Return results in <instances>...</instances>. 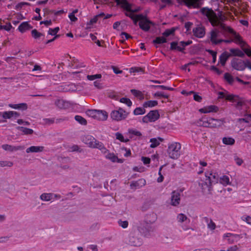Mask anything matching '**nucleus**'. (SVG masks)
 Wrapping results in <instances>:
<instances>
[{"label": "nucleus", "mask_w": 251, "mask_h": 251, "mask_svg": "<svg viewBox=\"0 0 251 251\" xmlns=\"http://www.w3.org/2000/svg\"><path fill=\"white\" fill-rule=\"evenodd\" d=\"M205 184L210 187L212 184L217 183L218 181V176L216 173H212L210 172L205 173Z\"/></svg>", "instance_id": "5"}, {"label": "nucleus", "mask_w": 251, "mask_h": 251, "mask_svg": "<svg viewBox=\"0 0 251 251\" xmlns=\"http://www.w3.org/2000/svg\"><path fill=\"white\" fill-rule=\"evenodd\" d=\"M44 123L45 124L50 125L53 124L54 122V119L52 118H46L43 119Z\"/></svg>", "instance_id": "58"}, {"label": "nucleus", "mask_w": 251, "mask_h": 251, "mask_svg": "<svg viewBox=\"0 0 251 251\" xmlns=\"http://www.w3.org/2000/svg\"><path fill=\"white\" fill-rule=\"evenodd\" d=\"M8 106L14 109H21L22 110H26L27 108V105L25 103H21L19 104H9Z\"/></svg>", "instance_id": "24"}, {"label": "nucleus", "mask_w": 251, "mask_h": 251, "mask_svg": "<svg viewBox=\"0 0 251 251\" xmlns=\"http://www.w3.org/2000/svg\"><path fill=\"white\" fill-rule=\"evenodd\" d=\"M234 160L236 163L239 166H240L243 162V160L237 156H234Z\"/></svg>", "instance_id": "61"}, {"label": "nucleus", "mask_w": 251, "mask_h": 251, "mask_svg": "<svg viewBox=\"0 0 251 251\" xmlns=\"http://www.w3.org/2000/svg\"><path fill=\"white\" fill-rule=\"evenodd\" d=\"M153 25L152 22L148 20L145 16L142 20L139 23L140 27L145 31H148L150 29L151 25Z\"/></svg>", "instance_id": "9"}, {"label": "nucleus", "mask_w": 251, "mask_h": 251, "mask_svg": "<svg viewBox=\"0 0 251 251\" xmlns=\"http://www.w3.org/2000/svg\"><path fill=\"white\" fill-rule=\"evenodd\" d=\"M187 217L183 214H179L177 216V220L178 222L182 223L187 220Z\"/></svg>", "instance_id": "46"}, {"label": "nucleus", "mask_w": 251, "mask_h": 251, "mask_svg": "<svg viewBox=\"0 0 251 251\" xmlns=\"http://www.w3.org/2000/svg\"><path fill=\"white\" fill-rule=\"evenodd\" d=\"M107 118L108 113L105 111L97 110L96 119L100 121H105Z\"/></svg>", "instance_id": "20"}, {"label": "nucleus", "mask_w": 251, "mask_h": 251, "mask_svg": "<svg viewBox=\"0 0 251 251\" xmlns=\"http://www.w3.org/2000/svg\"><path fill=\"white\" fill-rule=\"evenodd\" d=\"M191 93L194 94V100L197 101L201 102L202 100V98L201 96L198 95L197 93L194 92L193 91L190 92Z\"/></svg>", "instance_id": "56"}, {"label": "nucleus", "mask_w": 251, "mask_h": 251, "mask_svg": "<svg viewBox=\"0 0 251 251\" xmlns=\"http://www.w3.org/2000/svg\"><path fill=\"white\" fill-rule=\"evenodd\" d=\"M130 92L134 96L137 97L140 100L144 99V96L141 91L135 89H131Z\"/></svg>", "instance_id": "34"}, {"label": "nucleus", "mask_w": 251, "mask_h": 251, "mask_svg": "<svg viewBox=\"0 0 251 251\" xmlns=\"http://www.w3.org/2000/svg\"><path fill=\"white\" fill-rule=\"evenodd\" d=\"M98 21L97 17L95 16L93 18L91 19L89 22L87 23V28H90V25L96 23Z\"/></svg>", "instance_id": "50"}, {"label": "nucleus", "mask_w": 251, "mask_h": 251, "mask_svg": "<svg viewBox=\"0 0 251 251\" xmlns=\"http://www.w3.org/2000/svg\"><path fill=\"white\" fill-rule=\"evenodd\" d=\"M144 16H143V15H141V14L136 15L134 17V19H132V20L133 21L134 24H136L138 21H139V22H140V21H141V20H142L143 18H144Z\"/></svg>", "instance_id": "52"}, {"label": "nucleus", "mask_w": 251, "mask_h": 251, "mask_svg": "<svg viewBox=\"0 0 251 251\" xmlns=\"http://www.w3.org/2000/svg\"><path fill=\"white\" fill-rule=\"evenodd\" d=\"M146 112V110L144 108L137 107L133 111V113L135 115H139L144 114Z\"/></svg>", "instance_id": "39"}, {"label": "nucleus", "mask_w": 251, "mask_h": 251, "mask_svg": "<svg viewBox=\"0 0 251 251\" xmlns=\"http://www.w3.org/2000/svg\"><path fill=\"white\" fill-rule=\"evenodd\" d=\"M82 141L90 148L99 149L104 154H106L108 151L102 143L97 141L91 135H87L83 136Z\"/></svg>", "instance_id": "2"}, {"label": "nucleus", "mask_w": 251, "mask_h": 251, "mask_svg": "<svg viewBox=\"0 0 251 251\" xmlns=\"http://www.w3.org/2000/svg\"><path fill=\"white\" fill-rule=\"evenodd\" d=\"M106 153H107L105 155V157L107 159L110 160L113 162H120L118 157L115 155L114 153H109L108 151Z\"/></svg>", "instance_id": "32"}, {"label": "nucleus", "mask_w": 251, "mask_h": 251, "mask_svg": "<svg viewBox=\"0 0 251 251\" xmlns=\"http://www.w3.org/2000/svg\"><path fill=\"white\" fill-rule=\"evenodd\" d=\"M189 7L199 8L201 6L200 0H181Z\"/></svg>", "instance_id": "15"}, {"label": "nucleus", "mask_w": 251, "mask_h": 251, "mask_svg": "<svg viewBox=\"0 0 251 251\" xmlns=\"http://www.w3.org/2000/svg\"><path fill=\"white\" fill-rule=\"evenodd\" d=\"M116 139L123 142H127L129 141L128 139H125L123 135L119 132L116 133Z\"/></svg>", "instance_id": "48"}, {"label": "nucleus", "mask_w": 251, "mask_h": 251, "mask_svg": "<svg viewBox=\"0 0 251 251\" xmlns=\"http://www.w3.org/2000/svg\"><path fill=\"white\" fill-rule=\"evenodd\" d=\"M146 184V180L143 178H141L136 181L132 182L130 186L131 188L139 189L145 186Z\"/></svg>", "instance_id": "13"}, {"label": "nucleus", "mask_w": 251, "mask_h": 251, "mask_svg": "<svg viewBox=\"0 0 251 251\" xmlns=\"http://www.w3.org/2000/svg\"><path fill=\"white\" fill-rule=\"evenodd\" d=\"M44 147L43 146H31L26 149V152L28 153H36L44 151Z\"/></svg>", "instance_id": "19"}, {"label": "nucleus", "mask_w": 251, "mask_h": 251, "mask_svg": "<svg viewBox=\"0 0 251 251\" xmlns=\"http://www.w3.org/2000/svg\"><path fill=\"white\" fill-rule=\"evenodd\" d=\"M1 147L4 150L9 151H14L22 149V147L20 146L15 147L8 144L2 145Z\"/></svg>", "instance_id": "25"}, {"label": "nucleus", "mask_w": 251, "mask_h": 251, "mask_svg": "<svg viewBox=\"0 0 251 251\" xmlns=\"http://www.w3.org/2000/svg\"><path fill=\"white\" fill-rule=\"evenodd\" d=\"M59 30V27H56L54 28H50L48 31V34L51 35H55Z\"/></svg>", "instance_id": "49"}, {"label": "nucleus", "mask_w": 251, "mask_h": 251, "mask_svg": "<svg viewBox=\"0 0 251 251\" xmlns=\"http://www.w3.org/2000/svg\"><path fill=\"white\" fill-rule=\"evenodd\" d=\"M230 51L231 53V55L233 56H237L241 57H243L244 56V53L238 49H230Z\"/></svg>", "instance_id": "28"}, {"label": "nucleus", "mask_w": 251, "mask_h": 251, "mask_svg": "<svg viewBox=\"0 0 251 251\" xmlns=\"http://www.w3.org/2000/svg\"><path fill=\"white\" fill-rule=\"evenodd\" d=\"M175 31V28H174L167 29L165 30V31L164 32H163V35L164 37H168L171 35L174 34Z\"/></svg>", "instance_id": "41"}, {"label": "nucleus", "mask_w": 251, "mask_h": 251, "mask_svg": "<svg viewBox=\"0 0 251 251\" xmlns=\"http://www.w3.org/2000/svg\"><path fill=\"white\" fill-rule=\"evenodd\" d=\"M152 42L154 45L160 44L167 42V40L164 36L157 37L153 40Z\"/></svg>", "instance_id": "35"}, {"label": "nucleus", "mask_w": 251, "mask_h": 251, "mask_svg": "<svg viewBox=\"0 0 251 251\" xmlns=\"http://www.w3.org/2000/svg\"><path fill=\"white\" fill-rule=\"evenodd\" d=\"M200 12L203 15L205 16L208 18L209 21L213 26H219L224 30L232 33L234 35V41L236 43L241 46L244 45L245 43L239 34H236L233 29L229 26H226L224 24L222 23L224 20L222 15L218 16L212 9H210L208 7H203L201 8Z\"/></svg>", "instance_id": "1"}, {"label": "nucleus", "mask_w": 251, "mask_h": 251, "mask_svg": "<svg viewBox=\"0 0 251 251\" xmlns=\"http://www.w3.org/2000/svg\"><path fill=\"white\" fill-rule=\"evenodd\" d=\"M231 65L234 69L238 71H243L245 69V61L238 58H233L231 62Z\"/></svg>", "instance_id": "7"}, {"label": "nucleus", "mask_w": 251, "mask_h": 251, "mask_svg": "<svg viewBox=\"0 0 251 251\" xmlns=\"http://www.w3.org/2000/svg\"><path fill=\"white\" fill-rule=\"evenodd\" d=\"M220 183L223 185L226 186L230 184L229 178L226 176H223L219 179Z\"/></svg>", "instance_id": "33"}, {"label": "nucleus", "mask_w": 251, "mask_h": 251, "mask_svg": "<svg viewBox=\"0 0 251 251\" xmlns=\"http://www.w3.org/2000/svg\"><path fill=\"white\" fill-rule=\"evenodd\" d=\"M120 101L122 103L126 104L128 107H130L132 105V102L130 99L126 98H122L120 99Z\"/></svg>", "instance_id": "44"}, {"label": "nucleus", "mask_w": 251, "mask_h": 251, "mask_svg": "<svg viewBox=\"0 0 251 251\" xmlns=\"http://www.w3.org/2000/svg\"><path fill=\"white\" fill-rule=\"evenodd\" d=\"M219 36V31L217 30H213L211 32L210 41L213 44L217 45L220 44L224 40L223 39L217 40V38Z\"/></svg>", "instance_id": "12"}, {"label": "nucleus", "mask_w": 251, "mask_h": 251, "mask_svg": "<svg viewBox=\"0 0 251 251\" xmlns=\"http://www.w3.org/2000/svg\"><path fill=\"white\" fill-rule=\"evenodd\" d=\"M97 110H88L86 111V114L89 117H91L94 119H96Z\"/></svg>", "instance_id": "43"}, {"label": "nucleus", "mask_w": 251, "mask_h": 251, "mask_svg": "<svg viewBox=\"0 0 251 251\" xmlns=\"http://www.w3.org/2000/svg\"><path fill=\"white\" fill-rule=\"evenodd\" d=\"M143 70L141 68L134 67L130 69V73L143 72Z\"/></svg>", "instance_id": "59"}, {"label": "nucleus", "mask_w": 251, "mask_h": 251, "mask_svg": "<svg viewBox=\"0 0 251 251\" xmlns=\"http://www.w3.org/2000/svg\"><path fill=\"white\" fill-rule=\"evenodd\" d=\"M114 73L116 74H120L123 73L122 70H120L117 67L112 66L111 67Z\"/></svg>", "instance_id": "62"}, {"label": "nucleus", "mask_w": 251, "mask_h": 251, "mask_svg": "<svg viewBox=\"0 0 251 251\" xmlns=\"http://www.w3.org/2000/svg\"><path fill=\"white\" fill-rule=\"evenodd\" d=\"M231 56V54L226 51L224 52L220 56V62L221 64L224 66L228 58Z\"/></svg>", "instance_id": "23"}, {"label": "nucleus", "mask_w": 251, "mask_h": 251, "mask_svg": "<svg viewBox=\"0 0 251 251\" xmlns=\"http://www.w3.org/2000/svg\"><path fill=\"white\" fill-rule=\"evenodd\" d=\"M71 151H78V152H81V150H80L79 147L77 145H74L71 148Z\"/></svg>", "instance_id": "63"}, {"label": "nucleus", "mask_w": 251, "mask_h": 251, "mask_svg": "<svg viewBox=\"0 0 251 251\" xmlns=\"http://www.w3.org/2000/svg\"><path fill=\"white\" fill-rule=\"evenodd\" d=\"M158 102L156 100H149L144 102L143 104L144 107H152L157 105Z\"/></svg>", "instance_id": "36"}, {"label": "nucleus", "mask_w": 251, "mask_h": 251, "mask_svg": "<svg viewBox=\"0 0 251 251\" xmlns=\"http://www.w3.org/2000/svg\"><path fill=\"white\" fill-rule=\"evenodd\" d=\"M55 104L60 109H67L70 108L72 105L70 102L63 99H58L55 100Z\"/></svg>", "instance_id": "11"}, {"label": "nucleus", "mask_w": 251, "mask_h": 251, "mask_svg": "<svg viewBox=\"0 0 251 251\" xmlns=\"http://www.w3.org/2000/svg\"><path fill=\"white\" fill-rule=\"evenodd\" d=\"M224 78L227 82H228V83L230 84H232L234 81L233 76L230 74L227 73L225 74Z\"/></svg>", "instance_id": "37"}, {"label": "nucleus", "mask_w": 251, "mask_h": 251, "mask_svg": "<svg viewBox=\"0 0 251 251\" xmlns=\"http://www.w3.org/2000/svg\"><path fill=\"white\" fill-rule=\"evenodd\" d=\"M207 226L208 227L212 230H214L216 227L215 223L211 219L209 220V222L208 223Z\"/></svg>", "instance_id": "60"}, {"label": "nucleus", "mask_w": 251, "mask_h": 251, "mask_svg": "<svg viewBox=\"0 0 251 251\" xmlns=\"http://www.w3.org/2000/svg\"><path fill=\"white\" fill-rule=\"evenodd\" d=\"M118 224L124 228H126L128 225V223L127 221H123L122 220H119L118 221Z\"/></svg>", "instance_id": "55"}, {"label": "nucleus", "mask_w": 251, "mask_h": 251, "mask_svg": "<svg viewBox=\"0 0 251 251\" xmlns=\"http://www.w3.org/2000/svg\"><path fill=\"white\" fill-rule=\"evenodd\" d=\"M202 121L203 122V126L206 127H213V126L212 125L213 122H218L217 120H216L213 118H203L202 119Z\"/></svg>", "instance_id": "21"}, {"label": "nucleus", "mask_w": 251, "mask_h": 251, "mask_svg": "<svg viewBox=\"0 0 251 251\" xmlns=\"http://www.w3.org/2000/svg\"><path fill=\"white\" fill-rule=\"evenodd\" d=\"M128 115V112L122 108H119L117 110H113L110 114V117L113 120L121 121L125 119Z\"/></svg>", "instance_id": "4"}, {"label": "nucleus", "mask_w": 251, "mask_h": 251, "mask_svg": "<svg viewBox=\"0 0 251 251\" xmlns=\"http://www.w3.org/2000/svg\"><path fill=\"white\" fill-rule=\"evenodd\" d=\"M181 145L177 142H173L168 146L167 152L169 157L173 159H177L180 155Z\"/></svg>", "instance_id": "3"}, {"label": "nucleus", "mask_w": 251, "mask_h": 251, "mask_svg": "<svg viewBox=\"0 0 251 251\" xmlns=\"http://www.w3.org/2000/svg\"><path fill=\"white\" fill-rule=\"evenodd\" d=\"M32 28V26L28 24L27 22H24L20 25L18 27V29L21 32L24 33L25 31L28 30Z\"/></svg>", "instance_id": "22"}, {"label": "nucleus", "mask_w": 251, "mask_h": 251, "mask_svg": "<svg viewBox=\"0 0 251 251\" xmlns=\"http://www.w3.org/2000/svg\"><path fill=\"white\" fill-rule=\"evenodd\" d=\"M53 194L51 193H43L42 194L40 198L44 201H49L52 199Z\"/></svg>", "instance_id": "31"}, {"label": "nucleus", "mask_w": 251, "mask_h": 251, "mask_svg": "<svg viewBox=\"0 0 251 251\" xmlns=\"http://www.w3.org/2000/svg\"><path fill=\"white\" fill-rule=\"evenodd\" d=\"M87 78L89 80H94L96 79H100L101 78V74H96L93 75H88Z\"/></svg>", "instance_id": "45"}, {"label": "nucleus", "mask_w": 251, "mask_h": 251, "mask_svg": "<svg viewBox=\"0 0 251 251\" xmlns=\"http://www.w3.org/2000/svg\"><path fill=\"white\" fill-rule=\"evenodd\" d=\"M16 128L21 131L24 135H31L33 133V130L32 129L28 128L23 126H17Z\"/></svg>", "instance_id": "27"}, {"label": "nucleus", "mask_w": 251, "mask_h": 251, "mask_svg": "<svg viewBox=\"0 0 251 251\" xmlns=\"http://www.w3.org/2000/svg\"><path fill=\"white\" fill-rule=\"evenodd\" d=\"M116 2L118 5H121L122 7L128 12H131V6L126 0H116Z\"/></svg>", "instance_id": "18"}, {"label": "nucleus", "mask_w": 251, "mask_h": 251, "mask_svg": "<svg viewBox=\"0 0 251 251\" xmlns=\"http://www.w3.org/2000/svg\"><path fill=\"white\" fill-rule=\"evenodd\" d=\"M129 133L137 136H141L142 135V133L140 131L133 129L129 130Z\"/></svg>", "instance_id": "57"}, {"label": "nucleus", "mask_w": 251, "mask_h": 251, "mask_svg": "<svg viewBox=\"0 0 251 251\" xmlns=\"http://www.w3.org/2000/svg\"><path fill=\"white\" fill-rule=\"evenodd\" d=\"M218 109V107L215 105H209L200 109L199 111L201 113H207L212 112H217Z\"/></svg>", "instance_id": "17"}, {"label": "nucleus", "mask_w": 251, "mask_h": 251, "mask_svg": "<svg viewBox=\"0 0 251 251\" xmlns=\"http://www.w3.org/2000/svg\"><path fill=\"white\" fill-rule=\"evenodd\" d=\"M163 139L161 138H158V140L156 138H151L150 139V142H151V144L150 145V147L151 148H154L157 147L160 144V141H163Z\"/></svg>", "instance_id": "29"}, {"label": "nucleus", "mask_w": 251, "mask_h": 251, "mask_svg": "<svg viewBox=\"0 0 251 251\" xmlns=\"http://www.w3.org/2000/svg\"><path fill=\"white\" fill-rule=\"evenodd\" d=\"M178 191H174L171 194V204L174 206H177L180 201V192Z\"/></svg>", "instance_id": "8"}, {"label": "nucleus", "mask_w": 251, "mask_h": 251, "mask_svg": "<svg viewBox=\"0 0 251 251\" xmlns=\"http://www.w3.org/2000/svg\"><path fill=\"white\" fill-rule=\"evenodd\" d=\"M128 242L130 245L136 247L140 246L142 243V240L135 236L133 233L129 235Z\"/></svg>", "instance_id": "10"}, {"label": "nucleus", "mask_w": 251, "mask_h": 251, "mask_svg": "<svg viewBox=\"0 0 251 251\" xmlns=\"http://www.w3.org/2000/svg\"><path fill=\"white\" fill-rule=\"evenodd\" d=\"M242 219L243 221H246L247 224H251V217L249 216L247 217H243Z\"/></svg>", "instance_id": "64"}, {"label": "nucleus", "mask_w": 251, "mask_h": 251, "mask_svg": "<svg viewBox=\"0 0 251 251\" xmlns=\"http://www.w3.org/2000/svg\"><path fill=\"white\" fill-rule=\"evenodd\" d=\"M194 35L198 38H202L205 35V29L203 27L198 26L193 29Z\"/></svg>", "instance_id": "16"}, {"label": "nucleus", "mask_w": 251, "mask_h": 251, "mask_svg": "<svg viewBox=\"0 0 251 251\" xmlns=\"http://www.w3.org/2000/svg\"><path fill=\"white\" fill-rule=\"evenodd\" d=\"M151 87L155 88H161L164 90H168L170 91L174 90V88L172 87H167L164 85H152Z\"/></svg>", "instance_id": "51"}, {"label": "nucleus", "mask_w": 251, "mask_h": 251, "mask_svg": "<svg viewBox=\"0 0 251 251\" xmlns=\"http://www.w3.org/2000/svg\"><path fill=\"white\" fill-rule=\"evenodd\" d=\"M170 49L171 50H176L179 51H182L184 50V47L181 46L180 45V42L178 43L176 42H173L171 43Z\"/></svg>", "instance_id": "26"}, {"label": "nucleus", "mask_w": 251, "mask_h": 251, "mask_svg": "<svg viewBox=\"0 0 251 251\" xmlns=\"http://www.w3.org/2000/svg\"><path fill=\"white\" fill-rule=\"evenodd\" d=\"M75 119L77 122L82 125H86L87 124L86 120L80 116L76 115L75 116Z\"/></svg>", "instance_id": "38"}, {"label": "nucleus", "mask_w": 251, "mask_h": 251, "mask_svg": "<svg viewBox=\"0 0 251 251\" xmlns=\"http://www.w3.org/2000/svg\"><path fill=\"white\" fill-rule=\"evenodd\" d=\"M154 97H162L165 98H168L169 95H165L163 92H157L156 93H154L153 94Z\"/></svg>", "instance_id": "53"}, {"label": "nucleus", "mask_w": 251, "mask_h": 251, "mask_svg": "<svg viewBox=\"0 0 251 251\" xmlns=\"http://www.w3.org/2000/svg\"><path fill=\"white\" fill-rule=\"evenodd\" d=\"M224 237H227V241L229 244H233L240 240L241 237L238 234H233L232 233H227L224 236Z\"/></svg>", "instance_id": "14"}, {"label": "nucleus", "mask_w": 251, "mask_h": 251, "mask_svg": "<svg viewBox=\"0 0 251 251\" xmlns=\"http://www.w3.org/2000/svg\"><path fill=\"white\" fill-rule=\"evenodd\" d=\"M12 111H5L2 112V118L4 119H10L12 117Z\"/></svg>", "instance_id": "47"}, {"label": "nucleus", "mask_w": 251, "mask_h": 251, "mask_svg": "<svg viewBox=\"0 0 251 251\" xmlns=\"http://www.w3.org/2000/svg\"><path fill=\"white\" fill-rule=\"evenodd\" d=\"M237 98V96L233 95H226V100L231 101H234L236 100Z\"/></svg>", "instance_id": "54"}, {"label": "nucleus", "mask_w": 251, "mask_h": 251, "mask_svg": "<svg viewBox=\"0 0 251 251\" xmlns=\"http://www.w3.org/2000/svg\"><path fill=\"white\" fill-rule=\"evenodd\" d=\"M222 142L226 145H233L235 143V140L232 137H224L222 139Z\"/></svg>", "instance_id": "30"}, {"label": "nucleus", "mask_w": 251, "mask_h": 251, "mask_svg": "<svg viewBox=\"0 0 251 251\" xmlns=\"http://www.w3.org/2000/svg\"><path fill=\"white\" fill-rule=\"evenodd\" d=\"M31 35L34 39H38L42 36L43 34L34 29L31 31Z\"/></svg>", "instance_id": "42"}, {"label": "nucleus", "mask_w": 251, "mask_h": 251, "mask_svg": "<svg viewBox=\"0 0 251 251\" xmlns=\"http://www.w3.org/2000/svg\"><path fill=\"white\" fill-rule=\"evenodd\" d=\"M13 163L11 161L0 160V167H12Z\"/></svg>", "instance_id": "40"}, {"label": "nucleus", "mask_w": 251, "mask_h": 251, "mask_svg": "<svg viewBox=\"0 0 251 251\" xmlns=\"http://www.w3.org/2000/svg\"><path fill=\"white\" fill-rule=\"evenodd\" d=\"M159 114L157 110L151 111L147 115L145 116L142 121L144 123L152 122L156 121L159 118Z\"/></svg>", "instance_id": "6"}]
</instances>
